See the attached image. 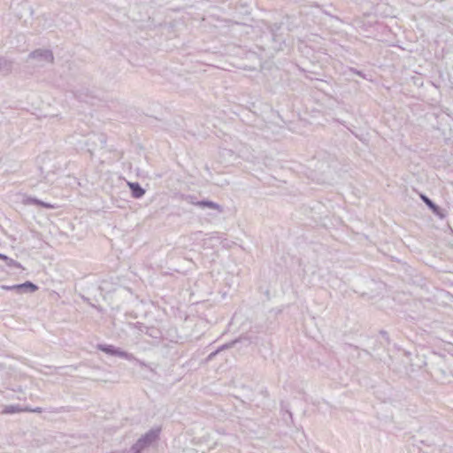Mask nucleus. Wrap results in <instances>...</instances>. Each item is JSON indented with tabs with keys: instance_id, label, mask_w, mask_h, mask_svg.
<instances>
[{
	"instance_id": "nucleus-1",
	"label": "nucleus",
	"mask_w": 453,
	"mask_h": 453,
	"mask_svg": "<svg viewBox=\"0 0 453 453\" xmlns=\"http://www.w3.org/2000/svg\"><path fill=\"white\" fill-rule=\"evenodd\" d=\"M54 56L51 50L46 49H38L32 51L27 58L28 65L34 69H38L52 64Z\"/></svg>"
},
{
	"instance_id": "nucleus-2",
	"label": "nucleus",
	"mask_w": 453,
	"mask_h": 453,
	"mask_svg": "<svg viewBox=\"0 0 453 453\" xmlns=\"http://www.w3.org/2000/svg\"><path fill=\"white\" fill-rule=\"evenodd\" d=\"M161 429L155 427L142 435L131 448L133 453H141L143 449L149 448L153 442L157 441Z\"/></svg>"
},
{
	"instance_id": "nucleus-3",
	"label": "nucleus",
	"mask_w": 453,
	"mask_h": 453,
	"mask_svg": "<svg viewBox=\"0 0 453 453\" xmlns=\"http://www.w3.org/2000/svg\"><path fill=\"white\" fill-rule=\"evenodd\" d=\"M97 349L111 356H116L127 360L134 359V356L132 354L121 350L119 348H116L113 345L98 344Z\"/></svg>"
},
{
	"instance_id": "nucleus-4",
	"label": "nucleus",
	"mask_w": 453,
	"mask_h": 453,
	"mask_svg": "<svg viewBox=\"0 0 453 453\" xmlns=\"http://www.w3.org/2000/svg\"><path fill=\"white\" fill-rule=\"evenodd\" d=\"M2 289L4 290H12L15 291L17 294H23V293H34L38 289V287L35 285L34 283L30 281H26L22 284H17V285H2Z\"/></svg>"
},
{
	"instance_id": "nucleus-5",
	"label": "nucleus",
	"mask_w": 453,
	"mask_h": 453,
	"mask_svg": "<svg viewBox=\"0 0 453 453\" xmlns=\"http://www.w3.org/2000/svg\"><path fill=\"white\" fill-rule=\"evenodd\" d=\"M105 142V137L103 134L93 133L88 135V139L83 143L88 148V151L92 153V151L97 147L98 143H100L101 146H104Z\"/></svg>"
},
{
	"instance_id": "nucleus-6",
	"label": "nucleus",
	"mask_w": 453,
	"mask_h": 453,
	"mask_svg": "<svg viewBox=\"0 0 453 453\" xmlns=\"http://www.w3.org/2000/svg\"><path fill=\"white\" fill-rule=\"evenodd\" d=\"M57 157L55 154L53 153H46L44 155H42L41 157H40V161H41V168L42 170H46L48 172H51V171H54L55 169L58 168L59 167V164L57 163V164H53V165H50V161L53 160V159H56Z\"/></svg>"
},
{
	"instance_id": "nucleus-7",
	"label": "nucleus",
	"mask_w": 453,
	"mask_h": 453,
	"mask_svg": "<svg viewBox=\"0 0 453 453\" xmlns=\"http://www.w3.org/2000/svg\"><path fill=\"white\" fill-rule=\"evenodd\" d=\"M192 204H194L197 207H200V208H208V209L215 210L219 213H222L224 211L223 207L220 204L214 203L212 201H209V200L192 202Z\"/></svg>"
},
{
	"instance_id": "nucleus-8",
	"label": "nucleus",
	"mask_w": 453,
	"mask_h": 453,
	"mask_svg": "<svg viewBox=\"0 0 453 453\" xmlns=\"http://www.w3.org/2000/svg\"><path fill=\"white\" fill-rule=\"evenodd\" d=\"M421 199L435 215H437L441 219L445 218L444 211L441 209L439 206H437L431 199H429L425 195H421Z\"/></svg>"
},
{
	"instance_id": "nucleus-9",
	"label": "nucleus",
	"mask_w": 453,
	"mask_h": 453,
	"mask_svg": "<svg viewBox=\"0 0 453 453\" xmlns=\"http://www.w3.org/2000/svg\"><path fill=\"white\" fill-rule=\"evenodd\" d=\"M128 186L134 198H140L145 194V190L137 182H128Z\"/></svg>"
},
{
	"instance_id": "nucleus-10",
	"label": "nucleus",
	"mask_w": 453,
	"mask_h": 453,
	"mask_svg": "<svg viewBox=\"0 0 453 453\" xmlns=\"http://www.w3.org/2000/svg\"><path fill=\"white\" fill-rule=\"evenodd\" d=\"M22 411L23 410L19 408V405H7L4 407L2 412L4 414H12L16 412H20Z\"/></svg>"
},
{
	"instance_id": "nucleus-11",
	"label": "nucleus",
	"mask_w": 453,
	"mask_h": 453,
	"mask_svg": "<svg viewBox=\"0 0 453 453\" xmlns=\"http://www.w3.org/2000/svg\"><path fill=\"white\" fill-rule=\"evenodd\" d=\"M30 203L32 204H35V205H40V206H42L44 208H53V205L48 203H44L39 199H36V198H28L27 200Z\"/></svg>"
},
{
	"instance_id": "nucleus-12",
	"label": "nucleus",
	"mask_w": 453,
	"mask_h": 453,
	"mask_svg": "<svg viewBox=\"0 0 453 453\" xmlns=\"http://www.w3.org/2000/svg\"><path fill=\"white\" fill-rule=\"evenodd\" d=\"M4 261L6 263V265H8L9 267L21 268V265L19 262L12 259L10 257H8V260H4Z\"/></svg>"
},
{
	"instance_id": "nucleus-13",
	"label": "nucleus",
	"mask_w": 453,
	"mask_h": 453,
	"mask_svg": "<svg viewBox=\"0 0 453 453\" xmlns=\"http://www.w3.org/2000/svg\"><path fill=\"white\" fill-rule=\"evenodd\" d=\"M11 62L5 58H0V69L8 70L11 67Z\"/></svg>"
},
{
	"instance_id": "nucleus-14",
	"label": "nucleus",
	"mask_w": 453,
	"mask_h": 453,
	"mask_svg": "<svg viewBox=\"0 0 453 453\" xmlns=\"http://www.w3.org/2000/svg\"><path fill=\"white\" fill-rule=\"evenodd\" d=\"M234 343H235V342H230V343H228V344H225V345L221 346V347H220L219 349H217L215 352L211 353V354L210 355V357H214L217 353H219V352L220 350H222V349H228V348L233 347Z\"/></svg>"
},
{
	"instance_id": "nucleus-15",
	"label": "nucleus",
	"mask_w": 453,
	"mask_h": 453,
	"mask_svg": "<svg viewBox=\"0 0 453 453\" xmlns=\"http://www.w3.org/2000/svg\"><path fill=\"white\" fill-rule=\"evenodd\" d=\"M78 134H73V135H71L69 137L70 139V143L72 144H74V145H78V144H81V142L78 139Z\"/></svg>"
},
{
	"instance_id": "nucleus-16",
	"label": "nucleus",
	"mask_w": 453,
	"mask_h": 453,
	"mask_svg": "<svg viewBox=\"0 0 453 453\" xmlns=\"http://www.w3.org/2000/svg\"><path fill=\"white\" fill-rule=\"evenodd\" d=\"M25 411H34V412H42V409L37 407L36 409L35 410H28V409H25Z\"/></svg>"
},
{
	"instance_id": "nucleus-17",
	"label": "nucleus",
	"mask_w": 453,
	"mask_h": 453,
	"mask_svg": "<svg viewBox=\"0 0 453 453\" xmlns=\"http://www.w3.org/2000/svg\"><path fill=\"white\" fill-rule=\"evenodd\" d=\"M0 259H2V260H8V257L4 255V254H0Z\"/></svg>"
},
{
	"instance_id": "nucleus-18",
	"label": "nucleus",
	"mask_w": 453,
	"mask_h": 453,
	"mask_svg": "<svg viewBox=\"0 0 453 453\" xmlns=\"http://www.w3.org/2000/svg\"><path fill=\"white\" fill-rule=\"evenodd\" d=\"M444 453H449V449L448 448H445L444 449Z\"/></svg>"
}]
</instances>
